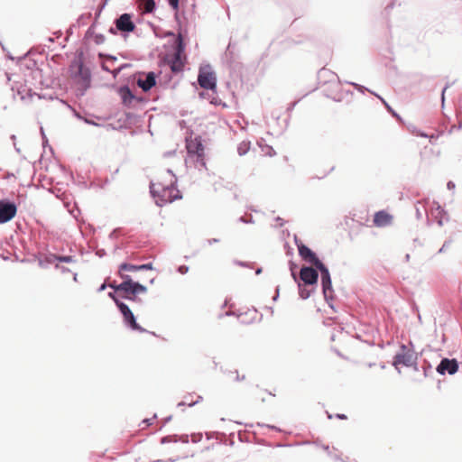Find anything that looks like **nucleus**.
Listing matches in <instances>:
<instances>
[{"mask_svg": "<svg viewBox=\"0 0 462 462\" xmlns=\"http://www.w3.org/2000/svg\"><path fill=\"white\" fill-rule=\"evenodd\" d=\"M176 177L171 171H167L160 174L151 184V193L156 199V203L162 206L171 203L180 198V190L177 189Z\"/></svg>", "mask_w": 462, "mask_h": 462, "instance_id": "1", "label": "nucleus"}, {"mask_svg": "<svg viewBox=\"0 0 462 462\" xmlns=\"http://www.w3.org/2000/svg\"><path fill=\"white\" fill-rule=\"evenodd\" d=\"M70 77L76 84L78 97H83L91 86V71L85 67L81 58L75 59L70 66Z\"/></svg>", "mask_w": 462, "mask_h": 462, "instance_id": "2", "label": "nucleus"}, {"mask_svg": "<svg viewBox=\"0 0 462 462\" xmlns=\"http://www.w3.org/2000/svg\"><path fill=\"white\" fill-rule=\"evenodd\" d=\"M186 149L189 158L196 163L195 166L198 169L206 168L204 145L200 136H193L191 133L189 136L186 137Z\"/></svg>", "mask_w": 462, "mask_h": 462, "instance_id": "3", "label": "nucleus"}, {"mask_svg": "<svg viewBox=\"0 0 462 462\" xmlns=\"http://www.w3.org/2000/svg\"><path fill=\"white\" fill-rule=\"evenodd\" d=\"M119 276L124 282L118 285L110 283L109 286L116 291H123L125 299L135 300L136 294L146 292V287L138 282H134L128 274L121 273Z\"/></svg>", "mask_w": 462, "mask_h": 462, "instance_id": "4", "label": "nucleus"}, {"mask_svg": "<svg viewBox=\"0 0 462 462\" xmlns=\"http://www.w3.org/2000/svg\"><path fill=\"white\" fill-rule=\"evenodd\" d=\"M325 96L336 102H346L349 104L353 100V91L342 88L341 82L334 79L330 80L323 88Z\"/></svg>", "mask_w": 462, "mask_h": 462, "instance_id": "5", "label": "nucleus"}, {"mask_svg": "<svg viewBox=\"0 0 462 462\" xmlns=\"http://www.w3.org/2000/svg\"><path fill=\"white\" fill-rule=\"evenodd\" d=\"M199 86L207 90H215L217 88V77L209 65L201 67L198 75Z\"/></svg>", "mask_w": 462, "mask_h": 462, "instance_id": "6", "label": "nucleus"}, {"mask_svg": "<svg viewBox=\"0 0 462 462\" xmlns=\"http://www.w3.org/2000/svg\"><path fill=\"white\" fill-rule=\"evenodd\" d=\"M132 17L131 14L124 13L117 16L114 21V24L116 26V29L125 38L136 28Z\"/></svg>", "mask_w": 462, "mask_h": 462, "instance_id": "7", "label": "nucleus"}, {"mask_svg": "<svg viewBox=\"0 0 462 462\" xmlns=\"http://www.w3.org/2000/svg\"><path fill=\"white\" fill-rule=\"evenodd\" d=\"M416 359L414 352L402 345L401 351L394 356L393 365L396 369H399L401 365L411 366L416 363Z\"/></svg>", "mask_w": 462, "mask_h": 462, "instance_id": "8", "label": "nucleus"}, {"mask_svg": "<svg viewBox=\"0 0 462 462\" xmlns=\"http://www.w3.org/2000/svg\"><path fill=\"white\" fill-rule=\"evenodd\" d=\"M116 304L123 314L125 323H127L134 330H138L141 332L144 331V328L137 324L133 312L126 304L119 300H116Z\"/></svg>", "mask_w": 462, "mask_h": 462, "instance_id": "9", "label": "nucleus"}, {"mask_svg": "<svg viewBox=\"0 0 462 462\" xmlns=\"http://www.w3.org/2000/svg\"><path fill=\"white\" fill-rule=\"evenodd\" d=\"M156 73L153 71L140 72L136 80L137 86L144 92L149 91L156 84Z\"/></svg>", "mask_w": 462, "mask_h": 462, "instance_id": "10", "label": "nucleus"}, {"mask_svg": "<svg viewBox=\"0 0 462 462\" xmlns=\"http://www.w3.org/2000/svg\"><path fill=\"white\" fill-rule=\"evenodd\" d=\"M183 51L184 44L182 40H180L176 51L170 60V68L173 73H179L183 70L184 63L181 59V53Z\"/></svg>", "mask_w": 462, "mask_h": 462, "instance_id": "11", "label": "nucleus"}, {"mask_svg": "<svg viewBox=\"0 0 462 462\" xmlns=\"http://www.w3.org/2000/svg\"><path fill=\"white\" fill-rule=\"evenodd\" d=\"M17 212L14 203L0 200V224L6 223L13 219Z\"/></svg>", "mask_w": 462, "mask_h": 462, "instance_id": "12", "label": "nucleus"}, {"mask_svg": "<svg viewBox=\"0 0 462 462\" xmlns=\"http://www.w3.org/2000/svg\"><path fill=\"white\" fill-rule=\"evenodd\" d=\"M457 370L458 364L456 359L443 358L437 366V372L440 374H445L446 373L454 374Z\"/></svg>", "mask_w": 462, "mask_h": 462, "instance_id": "13", "label": "nucleus"}, {"mask_svg": "<svg viewBox=\"0 0 462 462\" xmlns=\"http://www.w3.org/2000/svg\"><path fill=\"white\" fill-rule=\"evenodd\" d=\"M119 95L123 104L125 106H131L134 103H141L143 101V98L136 97L133 93L132 89L126 85L120 87Z\"/></svg>", "mask_w": 462, "mask_h": 462, "instance_id": "14", "label": "nucleus"}, {"mask_svg": "<svg viewBox=\"0 0 462 462\" xmlns=\"http://www.w3.org/2000/svg\"><path fill=\"white\" fill-rule=\"evenodd\" d=\"M299 254L303 260L313 264L315 267L321 265V262L316 256V254L305 245H298Z\"/></svg>", "mask_w": 462, "mask_h": 462, "instance_id": "15", "label": "nucleus"}, {"mask_svg": "<svg viewBox=\"0 0 462 462\" xmlns=\"http://www.w3.org/2000/svg\"><path fill=\"white\" fill-rule=\"evenodd\" d=\"M318 273L312 267H302L300 272V279L305 284H315L318 281Z\"/></svg>", "mask_w": 462, "mask_h": 462, "instance_id": "16", "label": "nucleus"}, {"mask_svg": "<svg viewBox=\"0 0 462 462\" xmlns=\"http://www.w3.org/2000/svg\"><path fill=\"white\" fill-rule=\"evenodd\" d=\"M321 273V283L323 293L327 297L328 291H331V280L328 268L321 263V265L316 267Z\"/></svg>", "mask_w": 462, "mask_h": 462, "instance_id": "17", "label": "nucleus"}, {"mask_svg": "<svg viewBox=\"0 0 462 462\" xmlns=\"http://www.w3.org/2000/svg\"><path fill=\"white\" fill-rule=\"evenodd\" d=\"M392 221L393 217L384 210L378 211L374 216V224L378 227L389 226Z\"/></svg>", "mask_w": 462, "mask_h": 462, "instance_id": "18", "label": "nucleus"}, {"mask_svg": "<svg viewBox=\"0 0 462 462\" xmlns=\"http://www.w3.org/2000/svg\"><path fill=\"white\" fill-rule=\"evenodd\" d=\"M346 84L353 86L356 90H358L361 93H365V91L370 92V90L367 88H365L362 85H359L357 83L346 81ZM371 93L374 95V92L371 91ZM375 96L383 102V104L385 106L387 111L391 114V116H399V114L396 111H394L392 108V106H390L389 104L382 97H380L377 94H375Z\"/></svg>", "mask_w": 462, "mask_h": 462, "instance_id": "19", "label": "nucleus"}, {"mask_svg": "<svg viewBox=\"0 0 462 462\" xmlns=\"http://www.w3.org/2000/svg\"><path fill=\"white\" fill-rule=\"evenodd\" d=\"M152 268V263H145L141 265H134L131 263H122L119 266L118 275H121V273H125V272H137L141 270H151Z\"/></svg>", "mask_w": 462, "mask_h": 462, "instance_id": "20", "label": "nucleus"}, {"mask_svg": "<svg viewBox=\"0 0 462 462\" xmlns=\"http://www.w3.org/2000/svg\"><path fill=\"white\" fill-rule=\"evenodd\" d=\"M431 215L437 219L439 226L443 225L446 218V213L439 206L431 210Z\"/></svg>", "mask_w": 462, "mask_h": 462, "instance_id": "21", "label": "nucleus"}, {"mask_svg": "<svg viewBox=\"0 0 462 462\" xmlns=\"http://www.w3.org/2000/svg\"><path fill=\"white\" fill-rule=\"evenodd\" d=\"M32 77L34 79H39V84L42 88H48L50 86L49 81L42 79V70L40 69H36L32 71Z\"/></svg>", "mask_w": 462, "mask_h": 462, "instance_id": "22", "label": "nucleus"}, {"mask_svg": "<svg viewBox=\"0 0 462 462\" xmlns=\"http://www.w3.org/2000/svg\"><path fill=\"white\" fill-rule=\"evenodd\" d=\"M156 9V4L154 0H145L144 11L146 13H152Z\"/></svg>", "mask_w": 462, "mask_h": 462, "instance_id": "23", "label": "nucleus"}, {"mask_svg": "<svg viewBox=\"0 0 462 462\" xmlns=\"http://www.w3.org/2000/svg\"><path fill=\"white\" fill-rule=\"evenodd\" d=\"M99 58L101 59H106L107 60L111 61V62H116L117 60V58L114 55H111V54H104V53H99L98 54Z\"/></svg>", "mask_w": 462, "mask_h": 462, "instance_id": "24", "label": "nucleus"}, {"mask_svg": "<svg viewBox=\"0 0 462 462\" xmlns=\"http://www.w3.org/2000/svg\"><path fill=\"white\" fill-rule=\"evenodd\" d=\"M249 149V143H242L238 147V152L240 155L245 154Z\"/></svg>", "mask_w": 462, "mask_h": 462, "instance_id": "25", "label": "nucleus"}, {"mask_svg": "<svg viewBox=\"0 0 462 462\" xmlns=\"http://www.w3.org/2000/svg\"><path fill=\"white\" fill-rule=\"evenodd\" d=\"M105 41H106V37L103 34L97 33L95 35L94 42L96 44H97V45L102 44L105 42Z\"/></svg>", "mask_w": 462, "mask_h": 462, "instance_id": "26", "label": "nucleus"}, {"mask_svg": "<svg viewBox=\"0 0 462 462\" xmlns=\"http://www.w3.org/2000/svg\"><path fill=\"white\" fill-rule=\"evenodd\" d=\"M167 2L173 10L179 9L180 0H167Z\"/></svg>", "mask_w": 462, "mask_h": 462, "instance_id": "27", "label": "nucleus"}, {"mask_svg": "<svg viewBox=\"0 0 462 462\" xmlns=\"http://www.w3.org/2000/svg\"><path fill=\"white\" fill-rule=\"evenodd\" d=\"M57 259L60 262H64V263H70L73 261L72 256H59V257H57Z\"/></svg>", "mask_w": 462, "mask_h": 462, "instance_id": "28", "label": "nucleus"}, {"mask_svg": "<svg viewBox=\"0 0 462 462\" xmlns=\"http://www.w3.org/2000/svg\"><path fill=\"white\" fill-rule=\"evenodd\" d=\"M451 85L449 83H447L446 86L443 88L442 91H441V100H442V103L444 102V96H445V92L446 90L450 87Z\"/></svg>", "mask_w": 462, "mask_h": 462, "instance_id": "29", "label": "nucleus"}, {"mask_svg": "<svg viewBox=\"0 0 462 462\" xmlns=\"http://www.w3.org/2000/svg\"><path fill=\"white\" fill-rule=\"evenodd\" d=\"M300 295L301 298L307 299L310 296V292L300 289Z\"/></svg>", "mask_w": 462, "mask_h": 462, "instance_id": "30", "label": "nucleus"}, {"mask_svg": "<svg viewBox=\"0 0 462 462\" xmlns=\"http://www.w3.org/2000/svg\"><path fill=\"white\" fill-rule=\"evenodd\" d=\"M119 31L116 29V26H111L109 29H108V32L111 33V34H114L116 35Z\"/></svg>", "mask_w": 462, "mask_h": 462, "instance_id": "31", "label": "nucleus"}, {"mask_svg": "<svg viewBox=\"0 0 462 462\" xmlns=\"http://www.w3.org/2000/svg\"><path fill=\"white\" fill-rule=\"evenodd\" d=\"M189 268L185 265H181L179 267V272L181 273V274H185L187 272H188Z\"/></svg>", "mask_w": 462, "mask_h": 462, "instance_id": "32", "label": "nucleus"}, {"mask_svg": "<svg viewBox=\"0 0 462 462\" xmlns=\"http://www.w3.org/2000/svg\"><path fill=\"white\" fill-rule=\"evenodd\" d=\"M121 69L118 67L117 69H115L114 70H110V73L113 74L114 78H116V76L121 72Z\"/></svg>", "mask_w": 462, "mask_h": 462, "instance_id": "33", "label": "nucleus"}, {"mask_svg": "<svg viewBox=\"0 0 462 462\" xmlns=\"http://www.w3.org/2000/svg\"><path fill=\"white\" fill-rule=\"evenodd\" d=\"M121 69L118 67L117 69H115L114 70H110V73L113 74L114 78H116V76L121 72Z\"/></svg>", "mask_w": 462, "mask_h": 462, "instance_id": "34", "label": "nucleus"}, {"mask_svg": "<svg viewBox=\"0 0 462 462\" xmlns=\"http://www.w3.org/2000/svg\"><path fill=\"white\" fill-rule=\"evenodd\" d=\"M101 69H102L104 71H106V72H110V70H111V69H110L106 65V63H105V62H103V63L101 64Z\"/></svg>", "mask_w": 462, "mask_h": 462, "instance_id": "35", "label": "nucleus"}, {"mask_svg": "<svg viewBox=\"0 0 462 462\" xmlns=\"http://www.w3.org/2000/svg\"><path fill=\"white\" fill-rule=\"evenodd\" d=\"M108 0H105V2L101 5L97 14V16H98L102 11V9L106 6V3H107Z\"/></svg>", "mask_w": 462, "mask_h": 462, "instance_id": "36", "label": "nucleus"}, {"mask_svg": "<svg viewBox=\"0 0 462 462\" xmlns=\"http://www.w3.org/2000/svg\"><path fill=\"white\" fill-rule=\"evenodd\" d=\"M297 104V102L291 103L289 105V106L286 108L287 112L291 111L292 107Z\"/></svg>", "mask_w": 462, "mask_h": 462, "instance_id": "37", "label": "nucleus"}, {"mask_svg": "<svg viewBox=\"0 0 462 462\" xmlns=\"http://www.w3.org/2000/svg\"><path fill=\"white\" fill-rule=\"evenodd\" d=\"M130 66H131V64H129V63H124V64H122L121 66H119V68L121 69V70H123V69H125V68H128V67H130Z\"/></svg>", "mask_w": 462, "mask_h": 462, "instance_id": "38", "label": "nucleus"}, {"mask_svg": "<svg viewBox=\"0 0 462 462\" xmlns=\"http://www.w3.org/2000/svg\"><path fill=\"white\" fill-rule=\"evenodd\" d=\"M108 296H109L111 299H113L115 301H116V300H118L116 298V296H115V294H114L113 292H109V293H108Z\"/></svg>", "mask_w": 462, "mask_h": 462, "instance_id": "39", "label": "nucleus"}, {"mask_svg": "<svg viewBox=\"0 0 462 462\" xmlns=\"http://www.w3.org/2000/svg\"><path fill=\"white\" fill-rule=\"evenodd\" d=\"M337 417L341 420H346V416L345 414H337Z\"/></svg>", "mask_w": 462, "mask_h": 462, "instance_id": "40", "label": "nucleus"}, {"mask_svg": "<svg viewBox=\"0 0 462 462\" xmlns=\"http://www.w3.org/2000/svg\"><path fill=\"white\" fill-rule=\"evenodd\" d=\"M106 283H103L100 288L98 289V291H103L106 289Z\"/></svg>", "mask_w": 462, "mask_h": 462, "instance_id": "41", "label": "nucleus"}, {"mask_svg": "<svg viewBox=\"0 0 462 462\" xmlns=\"http://www.w3.org/2000/svg\"><path fill=\"white\" fill-rule=\"evenodd\" d=\"M125 116H134V115L132 113H125Z\"/></svg>", "mask_w": 462, "mask_h": 462, "instance_id": "42", "label": "nucleus"}, {"mask_svg": "<svg viewBox=\"0 0 462 462\" xmlns=\"http://www.w3.org/2000/svg\"><path fill=\"white\" fill-rule=\"evenodd\" d=\"M144 422H146L148 425L151 424L150 420H145Z\"/></svg>", "mask_w": 462, "mask_h": 462, "instance_id": "43", "label": "nucleus"}, {"mask_svg": "<svg viewBox=\"0 0 462 462\" xmlns=\"http://www.w3.org/2000/svg\"><path fill=\"white\" fill-rule=\"evenodd\" d=\"M85 122L88 123V124H90L91 122L89 120H88L87 118H85Z\"/></svg>", "mask_w": 462, "mask_h": 462, "instance_id": "44", "label": "nucleus"}, {"mask_svg": "<svg viewBox=\"0 0 462 462\" xmlns=\"http://www.w3.org/2000/svg\"><path fill=\"white\" fill-rule=\"evenodd\" d=\"M74 116H79L80 115L79 113H77V112H74Z\"/></svg>", "mask_w": 462, "mask_h": 462, "instance_id": "45", "label": "nucleus"}, {"mask_svg": "<svg viewBox=\"0 0 462 462\" xmlns=\"http://www.w3.org/2000/svg\"><path fill=\"white\" fill-rule=\"evenodd\" d=\"M229 49H230V43L227 46L226 52L229 51Z\"/></svg>", "mask_w": 462, "mask_h": 462, "instance_id": "46", "label": "nucleus"}]
</instances>
